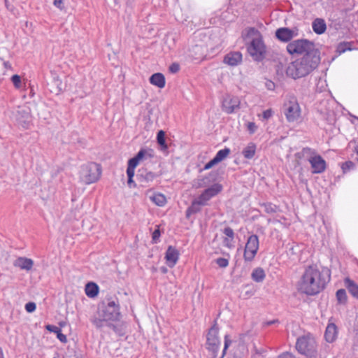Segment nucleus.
<instances>
[{"label":"nucleus","mask_w":358,"mask_h":358,"mask_svg":"<svg viewBox=\"0 0 358 358\" xmlns=\"http://www.w3.org/2000/svg\"><path fill=\"white\" fill-rule=\"evenodd\" d=\"M331 280V270L317 265L307 266L298 282V290L308 296H315L323 291Z\"/></svg>","instance_id":"f257e3e1"},{"label":"nucleus","mask_w":358,"mask_h":358,"mask_svg":"<svg viewBox=\"0 0 358 358\" xmlns=\"http://www.w3.org/2000/svg\"><path fill=\"white\" fill-rule=\"evenodd\" d=\"M320 54L303 56L291 62L286 69V74L294 79L305 77L313 71L320 63Z\"/></svg>","instance_id":"f03ea898"},{"label":"nucleus","mask_w":358,"mask_h":358,"mask_svg":"<svg viewBox=\"0 0 358 358\" xmlns=\"http://www.w3.org/2000/svg\"><path fill=\"white\" fill-rule=\"evenodd\" d=\"M296 351L307 358H317V343L310 334L299 336L296 339Z\"/></svg>","instance_id":"7ed1b4c3"},{"label":"nucleus","mask_w":358,"mask_h":358,"mask_svg":"<svg viewBox=\"0 0 358 358\" xmlns=\"http://www.w3.org/2000/svg\"><path fill=\"white\" fill-rule=\"evenodd\" d=\"M287 50L290 55H318L320 51L315 48L313 42L308 39H297L291 41L287 45Z\"/></svg>","instance_id":"20e7f679"},{"label":"nucleus","mask_w":358,"mask_h":358,"mask_svg":"<svg viewBox=\"0 0 358 358\" xmlns=\"http://www.w3.org/2000/svg\"><path fill=\"white\" fill-rule=\"evenodd\" d=\"M101 166L95 162H88L80 167V180L87 185L98 181L101 175Z\"/></svg>","instance_id":"39448f33"},{"label":"nucleus","mask_w":358,"mask_h":358,"mask_svg":"<svg viewBox=\"0 0 358 358\" xmlns=\"http://www.w3.org/2000/svg\"><path fill=\"white\" fill-rule=\"evenodd\" d=\"M247 51L255 62H262L267 55L266 46L263 37L253 38L247 45Z\"/></svg>","instance_id":"423d86ee"},{"label":"nucleus","mask_w":358,"mask_h":358,"mask_svg":"<svg viewBox=\"0 0 358 358\" xmlns=\"http://www.w3.org/2000/svg\"><path fill=\"white\" fill-rule=\"evenodd\" d=\"M218 332L219 328L216 320H215L213 325L209 329L206 336V349L212 352L213 358H217L220 345Z\"/></svg>","instance_id":"0eeeda50"},{"label":"nucleus","mask_w":358,"mask_h":358,"mask_svg":"<svg viewBox=\"0 0 358 358\" xmlns=\"http://www.w3.org/2000/svg\"><path fill=\"white\" fill-rule=\"evenodd\" d=\"M99 315L105 320L118 321L121 317L120 306L114 301H108L107 304L103 307L101 311L99 312Z\"/></svg>","instance_id":"6e6552de"},{"label":"nucleus","mask_w":358,"mask_h":358,"mask_svg":"<svg viewBox=\"0 0 358 358\" xmlns=\"http://www.w3.org/2000/svg\"><path fill=\"white\" fill-rule=\"evenodd\" d=\"M259 242L257 235L252 234L248 238L243 253V259L246 262H251L255 259L259 250Z\"/></svg>","instance_id":"1a4fd4ad"},{"label":"nucleus","mask_w":358,"mask_h":358,"mask_svg":"<svg viewBox=\"0 0 358 358\" xmlns=\"http://www.w3.org/2000/svg\"><path fill=\"white\" fill-rule=\"evenodd\" d=\"M284 113L289 122H294L300 117L301 109L295 97H291L283 106Z\"/></svg>","instance_id":"9d476101"},{"label":"nucleus","mask_w":358,"mask_h":358,"mask_svg":"<svg viewBox=\"0 0 358 358\" xmlns=\"http://www.w3.org/2000/svg\"><path fill=\"white\" fill-rule=\"evenodd\" d=\"M157 176V173L142 167L137 171L136 180L139 187H149Z\"/></svg>","instance_id":"9b49d317"},{"label":"nucleus","mask_w":358,"mask_h":358,"mask_svg":"<svg viewBox=\"0 0 358 358\" xmlns=\"http://www.w3.org/2000/svg\"><path fill=\"white\" fill-rule=\"evenodd\" d=\"M241 101L238 96L227 95L222 101V110L231 114L240 108Z\"/></svg>","instance_id":"f8f14e48"},{"label":"nucleus","mask_w":358,"mask_h":358,"mask_svg":"<svg viewBox=\"0 0 358 358\" xmlns=\"http://www.w3.org/2000/svg\"><path fill=\"white\" fill-rule=\"evenodd\" d=\"M222 185L219 183H215L208 188L204 189V191L198 196V199L206 206L211 198L217 195L222 192Z\"/></svg>","instance_id":"ddd939ff"},{"label":"nucleus","mask_w":358,"mask_h":358,"mask_svg":"<svg viewBox=\"0 0 358 358\" xmlns=\"http://www.w3.org/2000/svg\"><path fill=\"white\" fill-rule=\"evenodd\" d=\"M313 169V173H321L326 169V162L320 155L310 157L308 159Z\"/></svg>","instance_id":"4468645a"},{"label":"nucleus","mask_w":358,"mask_h":358,"mask_svg":"<svg viewBox=\"0 0 358 358\" xmlns=\"http://www.w3.org/2000/svg\"><path fill=\"white\" fill-rule=\"evenodd\" d=\"M296 35V32L287 27H281L275 31V37L282 42H288Z\"/></svg>","instance_id":"2eb2a0df"},{"label":"nucleus","mask_w":358,"mask_h":358,"mask_svg":"<svg viewBox=\"0 0 358 358\" xmlns=\"http://www.w3.org/2000/svg\"><path fill=\"white\" fill-rule=\"evenodd\" d=\"M179 256V251L175 247L169 245L165 253L167 265L171 268L173 267L178 262Z\"/></svg>","instance_id":"dca6fc26"},{"label":"nucleus","mask_w":358,"mask_h":358,"mask_svg":"<svg viewBox=\"0 0 358 358\" xmlns=\"http://www.w3.org/2000/svg\"><path fill=\"white\" fill-rule=\"evenodd\" d=\"M223 62L231 66H237L242 62V54L238 51L230 52L224 56Z\"/></svg>","instance_id":"f3484780"},{"label":"nucleus","mask_w":358,"mask_h":358,"mask_svg":"<svg viewBox=\"0 0 358 358\" xmlns=\"http://www.w3.org/2000/svg\"><path fill=\"white\" fill-rule=\"evenodd\" d=\"M13 266L29 271L34 266V261L27 257H20L14 261Z\"/></svg>","instance_id":"a211bd4d"},{"label":"nucleus","mask_w":358,"mask_h":358,"mask_svg":"<svg viewBox=\"0 0 358 358\" xmlns=\"http://www.w3.org/2000/svg\"><path fill=\"white\" fill-rule=\"evenodd\" d=\"M338 329L337 327L334 323H330L327 325L324 332V338L328 343H333L337 338Z\"/></svg>","instance_id":"6ab92c4d"},{"label":"nucleus","mask_w":358,"mask_h":358,"mask_svg":"<svg viewBox=\"0 0 358 358\" xmlns=\"http://www.w3.org/2000/svg\"><path fill=\"white\" fill-rule=\"evenodd\" d=\"M201 206H205L203 203L199 200L198 198L192 201L191 205L187 208L185 212V216L187 218H189V217L192 214H196L199 213L201 210Z\"/></svg>","instance_id":"aec40b11"},{"label":"nucleus","mask_w":358,"mask_h":358,"mask_svg":"<svg viewBox=\"0 0 358 358\" xmlns=\"http://www.w3.org/2000/svg\"><path fill=\"white\" fill-rule=\"evenodd\" d=\"M150 83L158 87L159 88L164 87L166 85L165 77L162 73H155L152 74L149 78Z\"/></svg>","instance_id":"412c9836"},{"label":"nucleus","mask_w":358,"mask_h":358,"mask_svg":"<svg viewBox=\"0 0 358 358\" xmlns=\"http://www.w3.org/2000/svg\"><path fill=\"white\" fill-rule=\"evenodd\" d=\"M152 155L149 153L145 149H141L137 154L132 158L129 159V161L134 164L138 166L139 162L143 159L151 158Z\"/></svg>","instance_id":"4be33fe9"},{"label":"nucleus","mask_w":358,"mask_h":358,"mask_svg":"<svg viewBox=\"0 0 358 358\" xmlns=\"http://www.w3.org/2000/svg\"><path fill=\"white\" fill-rule=\"evenodd\" d=\"M312 27L317 34H322L327 29L325 21L322 18H316L312 23Z\"/></svg>","instance_id":"5701e85b"},{"label":"nucleus","mask_w":358,"mask_h":358,"mask_svg":"<svg viewBox=\"0 0 358 358\" xmlns=\"http://www.w3.org/2000/svg\"><path fill=\"white\" fill-rule=\"evenodd\" d=\"M344 283L351 295L358 299V285L349 278H345Z\"/></svg>","instance_id":"b1692460"},{"label":"nucleus","mask_w":358,"mask_h":358,"mask_svg":"<svg viewBox=\"0 0 358 358\" xmlns=\"http://www.w3.org/2000/svg\"><path fill=\"white\" fill-rule=\"evenodd\" d=\"M17 121L24 127L28 128L31 122V116L29 112L22 110L17 112Z\"/></svg>","instance_id":"393cba45"},{"label":"nucleus","mask_w":358,"mask_h":358,"mask_svg":"<svg viewBox=\"0 0 358 358\" xmlns=\"http://www.w3.org/2000/svg\"><path fill=\"white\" fill-rule=\"evenodd\" d=\"M99 286L93 282H87L85 285V294L87 296L94 298L99 294Z\"/></svg>","instance_id":"a878e982"},{"label":"nucleus","mask_w":358,"mask_h":358,"mask_svg":"<svg viewBox=\"0 0 358 358\" xmlns=\"http://www.w3.org/2000/svg\"><path fill=\"white\" fill-rule=\"evenodd\" d=\"M257 146L254 143H250L243 150L242 154L245 159H250L253 158L256 152Z\"/></svg>","instance_id":"bb28decb"},{"label":"nucleus","mask_w":358,"mask_h":358,"mask_svg":"<svg viewBox=\"0 0 358 358\" xmlns=\"http://www.w3.org/2000/svg\"><path fill=\"white\" fill-rule=\"evenodd\" d=\"M265 277H266L265 272H264V269L261 267L255 268L251 273L252 279L255 282H263Z\"/></svg>","instance_id":"cd10ccee"},{"label":"nucleus","mask_w":358,"mask_h":358,"mask_svg":"<svg viewBox=\"0 0 358 358\" xmlns=\"http://www.w3.org/2000/svg\"><path fill=\"white\" fill-rule=\"evenodd\" d=\"M48 85L50 87V92L55 94H58L62 91V81L58 78H54L52 81Z\"/></svg>","instance_id":"c85d7f7f"},{"label":"nucleus","mask_w":358,"mask_h":358,"mask_svg":"<svg viewBox=\"0 0 358 358\" xmlns=\"http://www.w3.org/2000/svg\"><path fill=\"white\" fill-rule=\"evenodd\" d=\"M157 142L160 146L161 150L165 151L168 149V145L166 142V134L163 130H159L157 132Z\"/></svg>","instance_id":"c756f323"},{"label":"nucleus","mask_w":358,"mask_h":358,"mask_svg":"<svg viewBox=\"0 0 358 358\" xmlns=\"http://www.w3.org/2000/svg\"><path fill=\"white\" fill-rule=\"evenodd\" d=\"M352 42H341L336 47V52L339 55L344 53L347 50H352Z\"/></svg>","instance_id":"7c9ffc66"},{"label":"nucleus","mask_w":358,"mask_h":358,"mask_svg":"<svg viewBox=\"0 0 358 358\" xmlns=\"http://www.w3.org/2000/svg\"><path fill=\"white\" fill-rule=\"evenodd\" d=\"M150 199L159 206H163L166 203V199L164 195L159 193L155 194L152 196H150Z\"/></svg>","instance_id":"2f4dec72"},{"label":"nucleus","mask_w":358,"mask_h":358,"mask_svg":"<svg viewBox=\"0 0 358 358\" xmlns=\"http://www.w3.org/2000/svg\"><path fill=\"white\" fill-rule=\"evenodd\" d=\"M245 36L243 35L244 39H245L246 38L251 37L252 36H256L257 37H262L260 31L255 27H248L247 29H245ZM243 34H244L243 32Z\"/></svg>","instance_id":"473e14b6"},{"label":"nucleus","mask_w":358,"mask_h":358,"mask_svg":"<svg viewBox=\"0 0 358 358\" xmlns=\"http://www.w3.org/2000/svg\"><path fill=\"white\" fill-rule=\"evenodd\" d=\"M230 152L229 148H225L219 150L214 157L216 159L217 162H220L230 154Z\"/></svg>","instance_id":"72a5a7b5"},{"label":"nucleus","mask_w":358,"mask_h":358,"mask_svg":"<svg viewBox=\"0 0 358 358\" xmlns=\"http://www.w3.org/2000/svg\"><path fill=\"white\" fill-rule=\"evenodd\" d=\"M336 296L338 302L339 303L344 304L347 302L348 297H347L346 292L344 289H340L337 290Z\"/></svg>","instance_id":"f704fd0d"},{"label":"nucleus","mask_w":358,"mask_h":358,"mask_svg":"<svg viewBox=\"0 0 358 358\" xmlns=\"http://www.w3.org/2000/svg\"><path fill=\"white\" fill-rule=\"evenodd\" d=\"M262 206L264 208V211L268 214L275 213L278 210V207L271 203H264Z\"/></svg>","instance_id":"c9c22d12"},{"label":"nucleus","mask_w":358,"mask_h":358,"mask_svg":"<svg viewBox=\"0 0 358 358\" xmlns=\"http://www.w3.org/2000/svg\"><path fill=\"white\" fill-rule=\"evenodd\" d=\"M355 167V164L352 161H347L342 164L341 169L343 170V172L344 173H347L348 171L354 169Z\"/></svg>","instance_id":"e433bc0d"},{"label":"nucleus","mask_w":358,"mask_h":358,"mask_svg":"<svg viewBox=\"0 0 358 358\" xmlns=\"http://www.w3.org/2000/svg\"><path fill=\"white\" fill-rule=\"evenodd\" d=\"M136 165L128 161L127 169V175L128 178H134L135 174V169L136 168Z\"/></svg>","instance_id":"4c0bfd02"},{"label":"nucleus","mask_w":358,"mask_h":358,"mask_svg":"<svg viewBox=\"0 0 358 358\" xmlns=\"http://www.w3.org/2000/svg\"><path fill=\"white\" fill-rule=\"evenodd\" d=\"M106 320H103V317H94L92 318H91V322H92V324L96 326V328H101L103 326V322H106Z\"/></svg>","instance_id":"58836bf2"},{"label":"nucleus","mask_w":358,"mask_h":358,"mask_svg":"<svg viewBox=\"0 0 358 358\" xmlns=\"http://www.w3.org/2000/svg\"><path fill=\"white\" fill-rule=\"evenodd\" d=\"M231 343H232V341L229 338V335H225V336H224V349L222 350V353L221 357H224V355H226V352H227L228 348L231 344Z\"/></svg>","instance_id":"ea45409f"},{"label":"nucleus","mask_w":358,"mask_h":358,"mask_svg":"<svg viewBox=\"0 0 358 358\" xmlns=\"http://www.w3.org/2000/svg\"><path fill=\"white\" fill-rule=\"evenodd\" d=\"M11 81L16 88L19 89L21 87L22 82H21V78L20 76H18L17 74L13 75L11 77Z\"/></svg>","instance_id":"a19ab883"},{"label":"nucleus","mask_w":358,"mask_h":358,"mask_svg":"<svg viewBox=\"0 0 358 358\" xmlns=\"http://www.w3.org/2000/svg\"><path fill=\"white\" fill-rule=\"evenodd\" d=\"M161 236V232L159 230V226L157 225V229L153 231L152 234V241L153 243H157L159 241V238Z\"/></svg>","instance_id":"79ce46f5"},{"label":"nucleus","mask_w":358,"mask_h":358,"mask_svg":"<svg viewBox=\"0 0 358 358\" xmlns=\"http://www.w3.org/2000/svg\"><path fill=\"white\" fill-rule=\"evenodd\" d=\"M215 262L220 268H226L229 265L228 259L223 257L216 259Z\"/></svg>","instance_id":"37998d69"},{"label":"nucleus","mask_w":358,"mask_h":358,"mask_svg":"<svg viewBox=\"0 0 358 358\" xmlns=\"http://www.w3.org/2000/svg\"><path fill=\"white\" fill-rule=\"evenodd\" d=\"M223 233L227 236L226 238H231V241H233L234 238V230L229 227H227L224 229Z\"/></svg>","instance_id":"c03bdc74"},{"label":"nucleus","mask_w":358,"mask_h":358,"mask_svg":"<svg viewBox=\"0 0 358 358\" xmlns=\"http://www.w3.org/2000/svg\"><path fill=\"white\" fill-rule=\"evenodd\" d=\"M24 308L27 313H33L36 308V305L34 302H28Z\"/></svg>","instance_id":"a18cd8bd"},{"label":"nucleus","mask_w":358,"mask_h":358,"mask_svg":"<svg viewBox=\"0 0 358 358\" xmlns=\"http://www.w3.org/2000/svg\"><path fill=\"white\" fill-rule=\"evenodd\" d=\"M299 154H301L303 157L308 156V155L311 156L312 155L315 154V151L313 150H312L311 148L307 147V148H303L301 153H299L298 155H299Z\"/></svg>","instance_id":"49530a36"},{"label":"nucleus","mask_w":358,"mask_h":358,"mask_svg":"<svg viewBox=\"0 0 358 358\" xmlns=\"http://www.w3.org/2000/svg\"><path fill=\"white\" fill-rule=\"evenodd\" d=\"M169 70L172 73H176L180 71V65L178 63H173L170 65Z\"/></svg>","instance_id":"de8ad7c7"},{"label":"nucleus","mask_w":358,"mask_h":358,"mask_svg":"<svg viewBox=\"0 0 358 358\" xmlns=\"http://www.w3.org/2000/svg\"><path fill=\"white\" fill-rule=\"evenodd\" d=\"M53 5L59 8L60 10H63L65 9V6L64 4V0H54Z\"/></svg>","instance_id":"09e8293b"},{"label":"nucleus","mask_w":358,"mask_h":358,"mask_svg":"<svg viewBox=\"0 0 358 358\" xmlns=\"http://www.w3.org/2000/svg\"><path fill=\"white\" fill-rule=\"evenodd\" d=\"M45 329L49 331L50 332H53L55 334H57V332L60 330V328H59L57 326L52 325V324H48L45 326Z\"/></svg>","instance_id":"8fccbe9b"},{"label":"nucleus","mask_w":358,"mask_h":358,"mask_svg":"<svg viewBox=\"0 0 358 358\" xmlns=\"http://www.w3.org/2000/svg\"><path fill=\"white\" fill-rule=\"evenodd\" d=\"M257 129V127L255 122H248V130L249 131V132L250 134H254L256 131Z\"/></svg>","instance_id":"3c124183"},{"label":"nucleus","mask_w":358,"mask_h":358,"mask_svg":"<svg viewBox=\"0 0 358 358\" xmlns=\"http://www.w3.org/2000/svg\"><path fill=\"white\" fill-rule=\"evenodd\" d=\"M57 338L63 343H66L67 342L66 336L62 334L61 329L57 332Z\"/></svg>","instance_id":"603ef678"},{"label":"nucleus","mask_w":358,"mask_h":358,"mask_svg":"<svg viewBox=\"0 0 358 358\" xmlns=\"http://www.w3.org/2000/svg\"><path fill=\"white\" fill-rule=\"evenodd\" d=\"M277 358H296L292 353L285 352L278 356Z\"/></svg>","instance_id":"864d4df0"},{"label":"nucleus","mask_w":358,"mask_h":358,"mask_svg":"<svg viewBox=\"0 0 358 358\" xmlns=\"http://www.w3.org/2000/svg\"><path fill=\"white\" fill-rule=\"evenodd\" d=\"M280 322L278 319H275L270 321H266L262 324L263 327H266L273 324H279Z\"/></svg>","instance_id":"5fc2aeb1"},{"label":"nucleus","mask_w":358,"mask_h":358,"mask_svg":"<svg viewBox=\"0 0 358 358\" xmlns=\"http://www.w3.org/2000/svg\"><path fill=\"white\" fill-rule=\"evenodd\" d=\"M273 115L271 109H267L263 112V117L266 120L269 119Z\"/></svg>","instance_id":"6e6d98bb"},{"label":"nucleus","mask_w":358,"mask_h":358,"mask_svg":"<svg viewBox=\"0 0 358 358\" xmlns=\"http://www.w3.org/2000/svg\"><path fill=\"white\" fill-rule=\"evenodd\" d=\"M127 184L129 187H137L138 184L136 183L133 179V178H128Z\"/></svg>","instance_id":"4d7b16f0"},{"label":"nucleus","mask_w":358,"mask_h":358,"mask_svg":"<svg viewBox=\"0 0 358 358\" xmlns=\"http://www.w3.org/2000/svg\"><path fill=\"white\" fill-rule=\"evenodd\" d=\"M232 241H231V238H224V241H223V242H224V245L226 247H227V248H231L232 247V243H232Z\"/></svg>","instance_id":"13d9d810"},{"label":"nucleus","mask_w":358,"mask_h":358,"mask_svg":"<svg viewBox=\"0 0 358 358\" xmlns=\"http://www.w3.org/2000/svg\"><path fill=\"white\" fill-rule=\"evenodd\" d=\"M266 86L268 90H273L275 84L272 81H269L268 83H266Z\"/></svg>","instance_id":"bf43d9fd"},{"label":"nucleus","mask_w":358,"mask_h":358,"mask_svg":"<svg viewBox=\"0 0 358 358\" xmlns=\"http://www.w3.org/2000/svg\"><path fill=\"white\" fill-rule=\"evenodd\" d=\"M208 163L210 165L211 167H213V166H215V164H218L219 162H217V160H216V159L215 157H213V159H212Z\"/></svg>","instance_id":"052dcab7"},{"label":"nucleus","mask_w":358,"mask_h":358,"mask_svg":"<svg viewBox=\"0 0 358 358\" xmlns=\"http://www.w3.org/2000/svg\"><path fill=\"white\" fill-rule=\"evenodd\" d=\"M3 65L6 68V69H11V64H10L9 62H5L3 63Z\"/></svg>","instance_id":"680f3d73"},{"label":"nucleus","mask_w":358,"mask_h":358,"mask_svg":"<svg viewBox=\"0 0 358 358\" xmlns=\"http://www.w3.org/2000/svg\"><path fill=\"white\" fill-rule=\"evenodd\" d=\"M160 270L163 273H166L167 272V268L164 266L161 267Z\"/></svg>","instance_id":"e2e57ef3"},{"label":"nucleus","mask_w":358,"mask_h":358,"mask_svg":"<svg viewBox=\"0 0 358 358\" xmlns=\"http://www.w3.org/2000/svg\"><path fill=\"white\" fill-rule=\"evenodd\" d=\"M212 167L210 166V165L208 164V163H206L204 166V169L205 170H207V169H211Z\"/></svg>","instance_id":"0e129e2a"},{"label":"nucleus","mask_w":358,"mask_h":358,"mask_svg":"<svg viewBox=\"0 0 358 358\" xmlns=\"http://www.w3.org/2000/svg\"><path fill=\"white\" fill-rule=\"evenodd\" d=\"M108 326L112 328L113 330H115L116 329V326L115 324H109Z\"/></svg>","instance_id":"69168bd1"},{"label":"nucleus","mask_w":358,"mask_h":358,"mask_svg":"<svg viewBox=\"0 0 358 358\" xmlns=\"http://www.w3.org/2000/svg\"><path fill=\"white\" fill-rule=\"evenodd\" d=\"M0 358H4L3 357V350H2L1 348H0Z\"/></svg>","instance_id":"338daca9"},{"label":"nucleus","mask_w":358,"mask_h":358,"mask_svg":"<svg viewBox=\"0 0 358 358\" xmlns=\"http://www.w3.org/2000/svg\"><path fill=\"white\" fill-rule=\"evenodd\" d=\"M355 149V152L358 155V145H357Z\"/></svg>","instance_id":"774afa93"}]
</instances>
